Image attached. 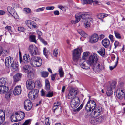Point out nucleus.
Listing matches in <instances>:
<instances>
[{"instance_id":"obj_51","label":"nucleus","mask_w":125,"mask_h":125,"mask_svg":"<svg viewBox=\"0 0 125 125\" xmlns=\"http://www.w3.org/2000/svg\"><path fill=\"white\" fill-rule=\"evenodd\" d=\"M45 121L46 125H50V122L49 121V117H48L46 118L45 119Z\"/></svg>"},{"instance_id":"obj_44","label":"nucleus","mask_w":125,"mask_h":125,"mask_svg":"<svg viewBox=\"0 0 125 125\" xmlns=\"http://www.w3.org/2000/svg\"><path fill=\"white\" fill-rule=\"evenodd\" d=\"M11 91H9L8 93H7L5 95V98L7 99H9L11 95Z\"/></svg>"},{"instance_id":"obj_22","label":"nucleus","mask_w":125,"mask_h":125,"mask_svg":"<svg viewBox=\"0 0 125 125\" xmlns=\"http://www.w3.org/2000/svg\"><path fill=\"white\" fill-rule=\"evenodd\" d=\"M93 21V19L90 17H89L85 20V22L84 23V26L86 28H88L90 27L91 23H92Z\"/></svg>"},{"instance_id":"obj_55","label":"nucleus","mask_w":125,"mask_h":125,"mask_svg":"<svg viewBox=\"0 0 125 125\" xmlns=\"http://www.w3.org/2000/svg\"><path fill=\"white\" fill-rule=\"evenodd\" d=\"M13 17L15 18L18 19V16L17 13L15 11H14L13 13L12 14H11Z\"/></svg>"},{"instance_id":"obj_19","label":"nucleus","mask_w":125,"mask_h":125,"mask_svg":"<svg viewBox=\"0 0 125 125\" xmlns=\"http://www.w3.org/2000/svg\"><path fill=\"white\" fill-rule=\"evenodd\" d=\"M21 92V86H17L15 87L13 91V93L15 95L20 94Z\"/></svg>"},{"instance_id":"obj_57","label":"nucleus","mask_w":125,"mask_h":125,"mask_svg":"<svg viewBox=\"0 0 125 125\" xmlns=\"http://www.w3.org/2000/svg\"><path fill=\"white\" fill-rule=\"evenodd\" d=\"M39 39L40 40V41L44 45H46L47 44V42L45 41L44 39L42 38H40Z\"/></svg>"},{"instance_id":"obj_30","label":"nucleus","mask_w":125,"mask_h":125,"mask_svg":"<svg viewBox=\"0 0 125 125\" xmlns=\"http://www.w3.org/2000/svg\"><path fill=\"white\" fill-rule=\"evenodd\" d=\"M45 89L47 91H49L50 89V85L49 81L47 80H45Z\"/></svg>"},{"instance_id":"obj_21","label":"nucleus","mask_w":125,"mask_h":125,"mask_svg":"<svg viewBox=\"0 0 125 125\" xmlns=\"http://www.w3.org/2000/svg\"><path fill=\"white\" fill-rule=\"evenodd\" d=\"M5 113L2 110H0V125L3 124L5 119Z\"/></svg>"},{"instance_id":"obj_33","label":"nucleus","mask_w":125,"mask_h":125,"mask_svg":"<svg viewBox=\"0 0 125 125\" xmlns=\"http://www.w3.org/2000/svg\"><path fill=\"white\" fill-rule=\"evenodd\" d=\"M25 65L23 67V71L27 73L29 72L30 71L29 67L30 66Z\"/></svg>"},{"instance_id":"obj_11","label":"nucleus","mask_w":125,"mask_h":125,"mask_svg":"<svg viewBox=\"0 0 125 125\" xmlns=\"http://www.w3.org/2000/svg\"><path fill=\"white\" fill-rule=\"evenodd\" d=\"M80 100L79 98L71 100L70 101L71 106L73 108L77 107L79 104Z\"/></svg>"},{"instance_id":"obj_8","label":"nucleus","mask_w":125,"mask_h":125,"mask_svg":"<svg viewBox=\"0 0 125 125\" xmlns=\"http://www.w3.org/2000/svg\"><path fill=\"white\" fill-rule=\"evenodd\" d=\"M28 50L31 55L33 56L37 55L38 50L37 47L35 46H34L33 45H29Z\"/></svg>"},{"instance_id":"obj_13","label":"nucleus","mask_w":125,"mask_h":125,"mask_svg":"<svg viewBox=\"0 0 125 125\" xmlns=\"http://www.w3.org/2000/svg\"><path fill=\"white\" fill-rule=\"evenodd\" d=\"M26 87L28 89L31 90L35 87V84L32 80L31 79H29L26 81Z\"/></svg>"},{"instance_id":"obj_56","label":"nucleus","mask_w":125,"mask_h":125,"mask_svg":"<svg viewBox=\"0 0 125 125\" xmlns=\"http://www.w3.org/2000/svg\"><path fill=\"white\" fill-rule=\"evenodd\" d=\"M98 18L100 19H102L104 18V17L103 15V14L100 13L98 14L97 15Z\"/></svg>"},{"instance_id":"obj_32","label":"nucleus","mask_w":125,"mask_h":125,"mask_svg":"<svg viewBox=\"0 0 125 125\" xmlns=\"http://www.w3.org/2000/svg\"><path fill=\"white\" fill-rule=\"evenodd\" d=\"M78 32L83 37L85 38L87 36V34L82 30H78Z\"/></svg>"},{"instance_id":"obj_50","label":"nucleus","mask_w":125,"mask_h":125,"mask_svg":"<svg viewBox=\"0 0 125 125\" xmlns=\"http://www.w3.org/2000/svg\"><path fill=\"white\" fill-rule=\"evenodd\" d=\"M43 53L44 55L47 58L48 57L47 53L48 51L47 50V49L46 48H44L43 49Z\"/></svg>"},{"instance_id":"obj_5","label":"nucleus","mask_w":125,"mask_h":125,"mask_svg":"<svg viewBox=\"0 0 125 125\" xmlns=\"http://www.w3.org/2000/svg\"><path fill=\"white\" fill-rule=\"evenodd\" d=\"M96 106L95 102L93 100H89L85 107V109L87 112H90L94 110Z\"/></svg>"},{"instance_id":"obj_2","label":"nucleus","mask_w":125,"mask_h":125,"mask_svg":"<svg viewBox=\"0 0 125 125\" xmlns=\"http://www.w3.org/2000/svg\"><path fill=\"white\" fill-rule=\"evenodd\" d=\"M116 83L115 81L109 82L107 83L106 86V93L108 96H110L113 94L112 89L116 87Z\"/></svg>"},{"instance_id":"obj_26","label":"nucleus","mask_w":125,"mask_h":125,"mask_svg":"<svg viewBox=\"0 0 125 125\" xmlns=\"http://www.w3.org/2000/svg\"><path fill=\"white\" fill-rule=\"evenodd\" d=\"M84 4H92V3H93V4H98L99 1L98 0H83Z\"/></svg>"},{"instance_id":"obj_38","label":"nucleus","mask_w":125,"mask_h":125,"mask_svg":"<svg viewBox=\"0 0 125 125\" xmlns=\"http://www.w3.org/2000/svg\"><path fill=\"white\" fill-rule=\"evenodd\" d=\"M19 114L20 117L19 118L20 119V120H22L24 118L25 114L23 112L21 111H20L19 113Z\"/></svg>"},{"instance_id":"obj_25","label":"nucleus","mask_w":125,"mask_h":125,"mask_svg":"<svg viewBox=\"0 0 125 125\" xmlns=\"http://www.w3.org/2000/svg\"><path fill=\"white\" fill-rule=\"evenodd\" d=\"M10 66L11 70L13 71H16L18 70V65L16 62H14Z\"/></svg>"},{"instance_id":"obj_47","label":"nucleus","mask_w":125,"mask_h":125,"mask_svg":"<svg viewBox=\"0 0 125 125\" xmlns=\"http://www.w3.org/2000/svg\"><path fill=\"white\" fill-rule=\"evenodd\" d=\"M47 94L46 95V97H51L53 96V92H50V91H48Z\"/></svg>"},{"instance_id":"obj_17","label":"nucleus","mask_w":125,"mask_h":125,"mask_svg":"<svg viewBox=\"0 0 125 125\" xmlns=\"http://www.w3.org/2000/svg\"><path fill=\"white\" fill-rule=\"evenodd\" d=\"M13 62L14 60L12 57L9 56L5 59V66L7 67H9Z\"/></svg>"},{"instance_id":"obj_15","label":"nucleus","mask_w":125,"mask_h":125,"mask_svg":"<svg viewBox=\"0 0 125 125\" xmlns=\"http://www.w3.org/2000/svg\"><path fill=\"white\" fill-rule=\"evenodd\" d=\"M125 91L122 89L119 88L116 91V95L117 97L120 99H122L125 96Z\"/></svg>"},{"instance_id":"obj_12","label":"nucleus","mask_w":125,"mask_h":125,"mask_svg":"<svg viewBox=\"0 0 125 125\" xmlns=\"http://www.w3.org/2000/svg\"><path fill=\"white\" fill-rule=\"evenodd\" d=\"M30 56L28 54H25L24 55L23 60H22V57L21 58V57H20V62L22 65H26L27 63H28L29 61V58Z\"/></svg>"},{"instance_id":"obj_35","label":"nucleus","mask_w":125,"mask_h":125,"mask_svg":"<svg viewBox=\"0 0 125 125\" xmlns=\"http://www.w3.org/2000/svg\"><path fill=\"white\" fill-rule=\"evenodd\" d=\"M7 10L8 12L10 14H12L15 11L14 9L11 7L9 6L7 7Z\"/></svg>"},{"instance_id":"obj_59","label":"nucleus","mask_w":125,"mask_h":125,"mask_svg":"<svg viewBox=\"0 0 125 125\" xmlns=\"http://www.w3.org/2000/svg\"><path fill=\"white\" fill-rule=\"evenodd\" d=\"M75 16L76 18V20H77L78 22L80 21V19L81 18L80 15L77 16L76 15Z\"/></svg>"},{"instance_id":"obj_27","label":"nucleus","mask_w":125,"mask_h":125,"mask_svg":"<svg viewBox=\"0 0 125 125\" xmlns=\"http://www.w3.org/2000/svg\"><path fill=\"white\" fill-rule=\"evenodd\" d=\"M18 113L16 112L14 114H13V115L11 117V120L13 122H18L17 116H18Z\"/></svg>"},{"instance_id":"obj_43","label":"nucleus","mask_w":125,"mask_h":125,"mask_svg":"<svg viewBox=\"0 0 125 125\" xmlns=\"http://www.w3.org/2000/svg\"><path fill=\"white\" fill-rule=\"evenodd\" d=\"M42 77H46L48 76L49 73L47 72H42L41 73Z\"/></svg>"},{"instance_id":"obj_16","label":"nucleus","mask_w":125,"mask_h":125,"mask_svg":"<svg viewBox=\"0 0 125 125\" xmlns=\"http://www.w3.org/2000/svg\"><path fill=\"white\" fill-rule=\"evenodd\" d=\"M95 110L93 113V116L96 117L99 116L102 113L103 110L101 106L97 107L95 109Z\"/></svg>"},{"instance_id":"obj_20","label":"nucleus","mask_w":125,"mask_h":125,"mask_svg":"<svg viewBox=\"0 0 125 125\" xmlns=\"http://www.w3.org/2000/svg\"><path fill=\"white\" fill-rule=\"evenodd\" d=\"M98 39L99 37L98 35L94 34L91 36L90 40L91 43H94L98 41Z\"/></svg>"},{"instance_id":"obj_36","label":"nucleus","mask_w":125,"mask_h":125,"mask_svg":"<svg viewBox=\"0 0 125 125\" xmlns=\"http://www.w3.org/2000/svg\"><path fill=\"white\" fill-rule=\"evenodd\" d=\"M35 37L36 36L35 35H30V41L31 42L36 43V40Z\"/></svg>"},{"instance_id":"obj_64","label":"nucleus","mask_w":125,"mask_h":125,"mask_svg":"<svg viewBox=\"0 0 125 125\" xmlns=\"http://www.w3.org/2000/svg\"><path fill=\"white\" fill-rule=\"evenodd\" d=\"M41 96H45V92L44 91L43 89L41 91Z\"/></svg>"},{"instance_id":"obj_49","label":"nucleus","mask_w":125,"mask_h":125,"mask_svg":"<svg viewBox=\"0 0 125 125\" xmlns=\"http://www.w3.org/2000/svg\"><path fill=\"white\" fill-rule=\"evenodd\" d=\"M114 32L116 38L119 39H120L121 38V37L120 36V35L118 32L116 31H114Z\"/></svg>"},{"instance_id":"obj_54","label":"nucleus","mask_w":125,"mask_h":125,"mask_svg":"<svg viewBox=\"0 0 125 125\" xmlns=\"http://www.w3.org/2000/svg\"><path fill=\"white\" fill-rule=\"evenodd\" d=\"M45 9V7H43L42 8H38L35 10L37 12H39L41 11H42L44 10Z\"/></svg>"},{"instance_id":"obj_9","label":"nucleus","mask_w":125,"mask_h":125,"mask_svg":"<svg viewBox=\"0 0 125 125\" xmlns=\"http://www.w3.org/2000/svg\"><path fill=\"white\" fill-rule=\"evenodd\" d=\"M98 60V58L96 54H94L93 55H91L89 57L88 61L87 60V63L89 64L90 66L89 69L90 68V65H93Z\"/></svg>"},{"instance_id":"obj_60","label":"nucleus","mask_w":125,"mask_h":125,"mask_svg":"<svg viewBox=\"0 0 125 125\" xmlns=\"http://www.w3.org/2000/svg\"><path fill=\"white\" fill-rule=\"evenodd\" d=\"M55 104H54V107L53 108V112L54 113L55 112V110L57 109L58 108V106H57V105H56Z\"/></svg>"},{"instance_id":"obj_45","label":"nucleus","mask_w":125,"mask_h":125,"mask_svg":"<svg viewBox=\"0 0 125 125\" xmlns=\"http://www.w3.org/2000/svg\"><path fill=\"white\" fill-rule=\"evenodd\" d=\"M96 119L97 124L102 122L103 120V118L102 117L100 116L98 118Z\"/></svg>"},{"instance_id":"obj_39","label":"nucleus","mask_w":125,"mask_h":125,"mask_svg":"<svg viewBox=\"0 0 125 125\" xmlns=\"http://www.w3.org/2000/svg\"><path fill=\"white\" fill-rule=\"evenodd\" d=\"M23 11L26 14H28L31 12V9L28 8H24L23 10Z\"/></svg>"},{"instance_id":"obj_14","label":"nucleus","mask_w":125,"mask_h":125,"mask_svg":"<svg viewBox=\"0 0 125 125\" xmlns=\"http://www.w3.org/2000/svg\"><path fill=\"white\" fill-rule=\"evenodd\" d=\"M24 108L27 111L30 110L32 106V104L31 101L29 100H26L24 103Z\"/></svg>"},{"instance_id":"obj_61","label":"nucleus","mask_w":125,"mask_h":125,"mask_svg":"<svg viewBox=\"0 0 125 125\" xmlns=\"http://www.w3.org/2000/svg\"><path fill=\"white\" fill-rule=\"evenodd\" d=\"M54 7L53 6H48L46 7V9L47 10H52L54 9Z\"/></svg>"},{"instance_id":"obj_18","label":"nucleus","mask_w":125,"mask_h":125,"mask_svg":"<svg viewBox=\"0 0 125 125\" xmlns=\"http://www.w3.org/2000/svg\"><path fill=\"white\" fill-rule=\"evenodd\" d=\"M34 22L30 20H26L25 21V24L31 29L35 28L36 26L34 24Z\"/></svg>"},{"instance_id":"obj_4","label":"nucleus","mask_w":125,"mask_h":125,"mask_svg":"<svg viewBox=\"0 0 125 125\" xmlns=\"http://www.w3.org/2000/svg\"><path fill=\"white\" fill-rule=\"evenodd\" d=\"M31 64L34 67H39L41 66L42 63L41 58L37 56L33 57L31 59Z\"/></svg>"},{"instance_id":"obj_3","label":"nucleus","mask_w":125,"mask_h":125,"mask_svg":"<svg viewBox=\"0 0 125 125\" xmlns=\"http://www.w3.org/2000/svg\"><path fill=\"white\" fill-rule=\"evenodd\" d=\"M92 66L93 71L95 73H97L101 72L104 70L105 68L104 65L99 62H95Z\"/></svg>"},{"instance_id":"obj_24","label":"nucleus","mask_w":125,"mask_h":125,"mask_svg":"<svg viewBox=\"0 0 125 125\" xmlns=\"http://www.w3.org/2000/svg\"><path fill=\"white\" fill-rule=\"evenodd\" d=\"M102 43L104 46L105 48H107L110 44V41L108 39H105L102 41Z\"/></svg>"},{"instance_id":"obj_37","label":"nucleus","mask_w":125,"mask_h":125,"mask_svg":"<svg viewBox=\"0 0 125 125\" xmlns=\"http://www.w3.org/2000/svg\"><path fill=\"white\" fill-rule=\"evenodd\" d=\"M7 80L6 78H2L0 79V84L5 85L7 83Z\"/></svg>"},{"instance_id":"obj_34","label":"nucleus","mask_w":125,"mask_h":125,"mask_svg":"<svg viewBox=\"0 0 125 125\" xmlns=\"http://www.w3.org/2000/svg\"><path fill=\"white\" fill-rule=\"evenodd\" d=\"M95 117H91L89 119V121L90 123L94 125L97 124L96 119L95 118Z\"/></svg>"},{"instance_id":"obj_7","label":"nucleus","mask_w":125,"mask_h":125,"mask_svg":"<svg viewBox=\"0 0 125 125\" xmlns=\"http://www.w3.org/2000/svg\"><path fill=\"white\" fill-rule=\"evenodd\" d=\"M39 90L37 89H34L30 91L29 93L28 98L31 100H33L37 98L38 95Z\"/></svg>"},{"instance_id":"obj_41","label":"nucleus","mask_w":125,"mask_h":125,"mask_svg":"<svg viewBox=\"0 0 125 125\" xmlns=\"http://www.w3.org/2000/svg\"><path fill=\"white\" fill-rule=\"evenodd\" d=\"M59 72L60 77H63L64 76V73L62 70V67H61L59 68Z\"/></svg>"},{"instance_id":"obj_48","label":"nucleus","mask_w":125,"mask_h":125,"mask_svg":"<svg viewBox=\"0 0 125 125\" xmlns=\"http://www.w3.org/2000/svg\"><path fill=\"white\" fill-rule=\"evenodd\" d=\"M58 53V49L56 48L54 50L53 54L54 56L56 57L57 56Z\"/></svg>"},{"instance_id":"obj_63","label":"nucleus","mask_w":125,"mask_h":125,"mask_svg":"<svg viewBox=\"0 0 125 125\" xmlns=\"http://www.w3.org/2000/svg\"><path fill=\"white\" fill-rule=\"evenodd\" d=\"M56 73H55L54 74H52V75H51V79L53 81L54 80L55 77L56 75Z\"/></svg>"},{"instance_id":"obj_1","label":"nucleus","mask_w":125,"mask_h":125,"mask_svg":"<svg viewBox=\"0 0 125 125\" xmlns=\"http://www.w3.org/2000/svg\"><path fill=\"white\" fill-rule=\"evenodd\" d=\"M89 52H84L83 54L82 58L80 59L79 64L81 67L85 69H88L90 66L87 62L86 59L88 56Z\"/></svg>"},{"instance_id":"obj_29","label":"nucleus","mask_w":125,"mask_h":125,"mask_svg":"<svg viewBox=\"0 0 125 125\" xmlns=\"http://www.w3.org/2000/svg\"><path fill=\"white\" fill-rule=\"evenodd\" d=\"M97 52L100 55L103 57L105 55V49L103 48H100L97 51Z\"/></svg>"},{"instance_id":"obj_62","label":"nucleus","mask_w":125,"mask_h":125,"mask_svg":"<svg viewBox=\"0 0 125 125\" xmlns=\"http://www.w3.org/2000/svg\"><path fill=\"white\" fill-rule=\"evenodd\" d=\"M36 84H37V85L39 87H40L42 85L41 84L39 80H37L36 82Z\"/></svg>"},{"instance_id":"obj_58","label":"nucleus","mask_w":125,"mask_h":125,"mask_svg":"<svg viewBox=\"0 0 125 125\" xmlns=\"http://www.w3.org/2000/svg\"><path fill=\"white\" fill-rule=\"evenodd\" d=\"M37 34L38 35V38L39 39L41 38V36L42 35V33L41 32L39 31H36Z\"/></svg>"},{"instance_id":"obj_31","label":"nucleus","mask_w":125,"mask_h":125,"mask_svg":"<svg viewBox=\"0 0 125 125\" xmlns=\"http://www.w3.org/2000/svg\"><path fill=\"white\" fill-rule=\"evenodd\" d=\"M27 73V77L29 78H33L34 77V74L32 71H30Z\"/></svg>"},{"instance_id":"obj_46","label":"nucleus","mask_w":125,"mask_h":125,"mask_svg":"<svg viewBox=\"0 0 125 125\" xmlns=\"http://www.w3.org/2000/svg\"><path fill=\"white\" fill-rule=\"evenodd\" d=\"M31 122V120L30 119L26 120L22 125H30Z\"/></svg>"},{"instance_id":"obj_53","label":"nucleus","mask_w":125,"mask_h":125,"mask_svg":"<svg viewBox=\"0 0 125 125\" xmlns=\"http://www.w3.org/2000/svg\"><path fill=\"white\" fill-rule=\"evenodd\" d=\"M18 30L19 31L24 32L25 30V28L21 27H19L18 29Z\"/></svg>"},{"instance_id":"obj_28","label":"nucleus","mask_w":125,"mask_h":125,"mask_svg":"<svg viewBox=\"0 0 125 125\" xmlns=\"http://www.w3.org/2000/svg\"><path fill=\"white\" fill-rule=\"evenodd\" d=\"M22 76V74L21 73H18L14 76L13 78L15 82H17L20 80Z\"/></svg>"},{"instance_id":"obj_6","label":"nucleus","mask_w":125,"mask_h":125,"mask_svg":"<svg viewBox=\"0 0 125 125\" xmlns=\"http://www.w3.org/2000/svg\"><path fill=\"white\" fill-rule=\"evenodd\" d=\"M82 52L81 48H77L74 49L72 52V59L75 62L78 61L80 58L81 52Z\"/></svg>"},{"instance_id":"obj_52","label":"nucleus","mask_w":125,"mask_h":125,"mask_svg":"<svg viewBox=\"0 0 125 125\" xmlns=\"http://www.w3.org/2000/svg\"><path fill=\"white\" fill-rule=\"evenodd\" d=\"M83 104H81L80 106L78 107L77 109H75L74 111H79L82 108L83 106Z\"/></svg>"},{"instance_id":"obj_10","label":"nucleus","mask_w":125,"mask_h":125,"mask_svg":"<svg viewBox=\"0 0 125 125\" xmlns=\"http://www.w3.org/2000/svg\"><path fill=\"white\" fill-rule=\"evenodd\" d=\"M77 91L76 90L74 89H71L68 95V99L72 100L77 98H78V97L76 96L77 94Z\"/></svg>"},{"instance_id":"obj_23","label":"nucleus","mask_w":125,"mask_h":125,"mask_svg":"<svg viewBox=\"0 0 125 125\" xmlns=\"http://www.w3.org/2000/svg\"><path fill=\"white\" fill-rule=\"evenodd\" d=\"M9 90L8 87L5 86H0V93L3 94L6 93Z\"/></svg>"},{"instance_id":"obj_40","label":"nucleus","mask_w":125,"mask_h":125,"mask_svg":"<svg viewBox=\"0 0 125 125\" xmlns=\"http://www.w3.org/2000/svg\"><path fill=\"white\" fill-rule=\"evenodd\" d=\"M81 18L83 19H85V20L90 16L87 14H83L80 15Z\"/></svg>"},{"instance_id":"obj_42","label":"nucleus","mask_w":125,"mask_h":125,"mask_svg":"<svg viewBox=\"0 0 125 125\" xmlns=\"http://www.w3.org/2000/svg\"><path fill=\"white\" fill-rule=\"evenodd\" d=\"M117 57V60L115 62V64L114 66H110L109 67L110 69L111 70H112L114 69V68H115L117 66L118 62V61L119 60V58L118 55Z\"/></svg>"}]
</instances>
